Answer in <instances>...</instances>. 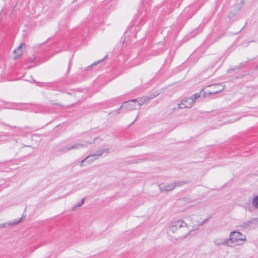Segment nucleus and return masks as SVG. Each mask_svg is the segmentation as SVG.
Listing matches in <instances>:
<instances>
[{
    "label": "nucleus",
    "mask_w": 258,
    "mask_h": 258,
    "mask_svg": "<svg viewBox=\"0 0 258 258\" xmlns=\"http://www.w3.org/2000/svg\"><path fill=\"white\" fill-rule=\"evenodd\" d=\"M228 241L232 245L230 247H233L236 245H240L242 244L243 242L246 241V237L240 232L233 231L229 234Z\"/></svg>",
    "instance_id": "nucleus-1"
},
{
    "label": "nucleus",
    "mask_w": 258,
    "mask_h": 258,
    "mask_svg": "<svg viewBox=\"0 0 258 258\" xmlns=\"http://www.w3.org/2000/svg\"><path fill=\"white\" fill-rule=\"evenodd\" d=\"M91 56L98 59L99 62L104 60L107 56L105 46L103 44H98L92 52Z\"/></svg>",
    "instance_id": "nucleus-2"
},
{
    "label": "nucleus",
    "mask_w": 258,
    "mask_h": 258,
    "mask_svg": "<svg viewBox=\"0 0 258 258\" xmlns=\"http://www.w3.org/2000/svg\"><path fill=\"white\" fill-rule=\"evenodd\" d=\"M137 102V99H131L128 101L123 102L122 103L121 107L117 110V112H121V110L125 111H128L133 109H136L137 105L136 103Z\"/></svg>",
    "instance_id": "nucleus-3"
},
{
    "label": "nucleus",
    "mask_w": 258,
    "mask_h": 258,
    "mask_svg": "<svg viewBox=\"0 0 258 258\" xmlns=\"http://www.w3.org/2000/svg\"><path fill=\"white\" fill-rule=\"evenodd\" d=\"M187 182L184 181H178L166 185L161 184L159 185V188L161 191H169L172 190L177 186H180L182 185L187 184Z\"/></svg>",
    "instance_id": "nucleus-4"
},
{
    "label": "nucleus",
    "mask_w": 258,
    "mask_h": 258,
    "mask_svg": "<svg viewBox=\"0 0 258 258\" xmlns=\"http://www.w3.org/2000/svg\"><path fill=\"white\" fill-rule=\"evenodd\" d=\"M190 231L188 229L187 224L186 225H182L179 229L177 232L175 234V239L176 240H183L189 234Z\"/></svg>",
    "instance_id": "nucleus-5"
},
{
    "label": "nucleus",
    "mask_w": 258,
    "mask_h": 258,
    "mask_svg": "<svg viewBox=\"0 0 258 258\" xmlns=\"http://www.w3.org/2000/svg\"><path fill=\"white\" fill-rule=\"evenodd\" d=\"M224 88V86L221 83H217L208 85L206 87L207 93L211 94H215L221 92Z\"/></svg>",
    "instance_id": "nucleus-6"
},
{
    "label": "nucleus",
    "mask_w": 258,
    "mask_h": 258,
    "mask_svg": "<svg viewBox=\"0 0 258 258\" xmlns=\"http://www.w3.org/2000/svg\"><path fill=\"white\" fill-rule=\"evenodd\" d=\"M182 225H186V223L182 220L176 221L170 224L169 230L173 233L176 234Z\"/></svg>",
    "instance_id": "nucleus-7"
},
{
    "label": "nucleus",
    "mask_w": 258,
    "mask_h": 258,
    "mask_svg": "<svg viewBox=\"0 0 258 258\" xmlns=\"http://www.w3.org/2000/svg\"><path fill=\"white\" fill-rule=\"evenodd\" d=\"M26 46L24 44H21L17 48H16L11 54L12 59H16L22 56Z\"/></svg>",
    "instance_id": "nucleus-8"
},
{
    "label": "nucleus",
    "mask_w": 258,
    "mask_h": 258,
    "mask_svg": "<svg viewBox=\"0 0 258 258\" xmlns=\"http://www.w3.org/2000/svg\"><path fill=\"white\" fill-rule=\"evenodd\" d=\"M97 139H98L97 137L95 138L92 142H89L88 141H85V142L82 141L81 143H77L74 144L72 145H70V149H71V150H74V149L78 150V149H80L84 147H87L88 145H90L93 143H94L95 141Z\"/></svg>",
    "instance_id": "nucleus-9"
},
{
    "label": "nucleus",
    "mask_w": 258,
    "mask_h": 258,
    "mask_svg": "<svg viewBox=\"0 0 258 258\" xmlns=\"http://www.w3.org/2000/svg\"><path fill=\"white\" fill-rule=\"evenodd\" d=\"M194 104V101L191 98H184L182 102L178 104L179 108H190Z\"/></svg>",
    "instance_id": "nucleus-10"
},
{
    "label": "nucleus",
    "mask_w": 258,
    "mask_h": 258,
    "mask_svg": "<svg viewBox=\"0 0 258 258\" xmlns=\"http://www.w3.org/2000/svg\"><path fill=\"white\" fill-rule=\"evenodd\" d=\"M156 96V95L152 94L150 96H144L137 98V102L139 107H141L143 104L149 103L151 99L154 98Z\"/></svg>",
    "instance_id": "nucleus-11"
},
{
    "label": "nucleus",
    "mask_w": 258,
    "mask_h": 258,
    "mask_svg": "<svg viewBox=\"0 0 258 258\" xmlns=\"http://www.w3.org/2000/svg\"><path fill=\"white\" fill-rule=\"evenodd\" d=\"M213 243L216 246H220L221 245H227L230 247L232 246L231 243L229 242L228 238H216L213 241Z\"/></svg>",
    "instance_id": "nucleus-12"
},
{
    "label": "nucleus",
    "mask_w": 258,
    "mask_h": 258,
    "mask_svg": "<svg viewBox=\"0 0 258 258\" xmlns=\"http://www.w3.org/2000/svg\"><path fill=\"white\" fill-rule=\"evenodd\" d=\"M257 218H254L252 220H249L248 221H246L245 222L242 223L240 226L243 228H247L252 225H253L254 223L257 222Z\"/></svg>",
    "instance_id": "nucleus-13"
},
{
    "label": "nucleus",
    "mask_w": 258,
    "mask_h": 258,
    "mask_svg": "<svg viewBox=\"0 0 258 258\" xmlns=\"http://www.w3.org/2000/svg\"><path fill=\"white\" fill-rule=\"evenodd\" d=\"M23 220V217H21L19 220H15L13 221H11L8 223H4L2 225H1V227L5 228L7 227V225H9L10 226H14L15 225L18 224L20 223Z\"/></svg>",
    "instance_id": "nucleus-14"
},
{
    "label": "nucleus",
    "mask_w": 258,
    "mask_h": 258,
    "mask_svg": "<svg viewBox=\"0 0 258 258\" xmlns=\"http://www.w3.org/2000/svg\"><path fill=\"white\" fill-rule=\"evenodd\" d=\"M103 153H104V151L100 150L97 151L96 153L89 155V156L90 158L92 157L95 158L94 159H98L99 157L101 156L103 154Z\"/></svg>",
    "instance_id": "nucleus-15"
},
{
    "label": "nucleus",
    "mask_w": 258,
    "mask_h": 258,
    "mask_svg": "<svg viewBox=\"0 0 258 258\" xmlns=\"http://www.w3.org/2000/svg\"><path fill=\"white\" fill-rule=\"evenodd\" d=\"M96 64H97V63H92L90 65H89V63H88V62H87L86 61H84L81 64V68L87 70H88L89 68H90V67H91L92 66H95Z\"/></svg>",
    "instance_id": "nucleus-16"
},
{
    "label": "nucleus",
    "mask_w": 258,
    "mask_h": 258,
    "mask_svg": "<svg viewBox=\"0 0 258 258\" xmlns=\"http://www.w3.org/2000/svg\"><path fill=\"white\" fill-rule=\"evenodd\" d=\"M252 205L255 209H258V196H256L253 198Z\"/></svg>",
    "instance_id": "nucleus-17"
},
{
    "label": "nucleus",
    "mask_w": 258,
    "mask_h": 258,
    "mask_svg": "<svg viewBox=\"0 0 258 258\" xmlns=\"http://www.w3.org/2000/svg\"><path fill=\"white\" fill-rule=\"evenodd\" d=\"M85 201V199H83L80 202L77 203L75 206L72 207V210L75 211L78 208L81 207L84 203Z\"/></svg>",
    "instance_id": "nucleus-18"
},
{
    "label": "nucleus",
    "mask_w": 258,
    "mask_h": 258,
    "mask_svg": "<svg viewBox=\"0 0 258 258\" xmlns=\"http://www.w3.org/2000/svg\"><path fill=\"white\" fill-rule=\"evenodd\" d=\"M70 145H67L65 147H63L59 149V151H60L61 153H65L68 152L69 151L71 150Z\"/></svg>",
    "instance_id": "nucleus-19"
},
{
    "label": "nucleus",
    "mask_w": 258,
    "mask_h": 258,
    "mask_svg": "<svg viewBox=\"0 0 258 258\" xmlns=\"http://www.w3.org/2000/svg\"><path fill=\"white\" fill-rule=\"evenodd\" d=\"M200 97V95L199 93H196L193 96L190 97V98H191L194 101V102H195L196 100L198 98H199Z\"/></svg>",
    "instance_id": "nucleus-20"
},
{
    "label": "nucleus",
    "mask_w": 258,
    "mask_h": 258,
    "mask_svg": "<svg viewBox=\"0 0 258 258\" xmlns=\"http://www.w3.org/2000/svg\"><path fill=\"white\" fill-rule=\"evenodd\" d=\"M89 158H91L90 156L88 155L87 157H86L85 158H84L80 163V166L81 167H83L84 166V162H85V161H87V160Z\"/></svg>",
    "instance_id": "nucleus-21"
},
{
    "label": "nucleus",
    "mask_w": 258,
    "mask_h": 258,
    "mask_svg": "<svg viewBox=\"0 0 258 258\" xmlns=\"http://www.w3.org/2000/svg\"><path fill=\"white\" fill-rule=\"evenodd\" d=\"M94 158H95L91 157V158H89V159H88L87 162H88L89 163H91L93 161H94V160L97 159H94Z\"/></svg>",
    "instance_id": "nucleus-22"
},
{
    "label": "nucleus",
    "mask_w": 258,
    "mask_h": 258,
    "mask_svg": "<svg viewBox=\"0 0 258 258\" xmlns=\"http://www.w3.org/2000/svg\"><path fill=\"white\" fill-rule=\"evenodd\" d=\"M209 220V218H207L203 220L200 224H199V226H202L208 220Z\"/></svg>",
    "instance_id": "nucleus-23"
},
{
    "label": "nucleus",
    "mask_w": 258,
    "mask_h": 258,
    "mask_svg": "<svg viewBox=\"0 0 258 258\" xmlns=\"http://www.w3.org/2000/svg\"><path fill=\"white\" fill-rule=\"evenodd\" d=\"M139 114H140V111H139V112H138V114H137V116H136V118H135V120H134L133 121V122L131 123V124H133V123H134L136 121V120L137 119V118H138V117H139Z\"/></svg>",
    "instance_id": "nucleus-24"
},
{
    "label": "nucleus",
    "mask_w": 258,
    "mask_h": 258,
    "mask_svg": "<svg viewBox=\"0 0 258 258\" xmlns=\"http://www.w3.org/2000/svg\"><path fill=\"white\" fill-rule=\"evenodd\" d=\"M103 151H104V152H106L107 154H108L109 152V150L108 148H106L102 150Z\"/></svg>",
    "instance_id": "nucleus-25"
}]
</instances>
